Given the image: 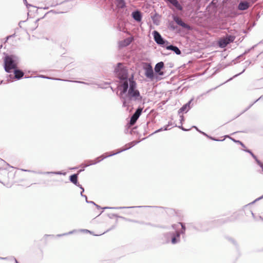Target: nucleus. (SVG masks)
Instances as JSON below:
<instances>
[{
  "instance_id": "1",
  "label": "nucleus",
  "mask_w": 263,
  "mask_h": 263,
  "mask_svg": "<svg viewBox=\"0 0 263 263\" xmlns=\"http://www.w3.org/2000/svg\"><path fill=\"white\" fill-rule=\"evenodd\" d=\"M115 72L117 76L120 79L125 80L123 83L119 86V88L121 90L120 95L122 96L126 92L128 88V83L127 80V70L124 67L122 64L119 63L117 67L115 69Z\"/></svg>"
},
{
  "instance_id": "19",
  "label": "nucleus",
  "mask_w": 263,
  "mask_h": 263,
  "mask_svg": "<svg viewBox=\"0 0 263 263\" xmlns=\"http://www.w3.org/2000/svg\"><path fill=\"white\" fill-rule=\"evenodd\" d=\"M245 151L248 152L249 153H250L251 154V155L255 159L256 158V156L254 155V154L251 152L250 150L249 149H245Z\"/></svg>"
},
{
  "instance_id": "5",
  "label": "nucleus",
  "mask_w": 263,
  "mask_h": 263,
  "mask_svg": "<svg viewBox=\"0 0 263 263\" xmlns=\"http://www.w3.org/2000/svg\"><path fill=\"white\" fill-rule=\"evenodd\" d=\"M142 108L139 107L138 108L136 112L134 113V114L132 116V117L130 118L129 124L130 125H133L135 124L137 120L141 115L142 111Z\"/></svg>"
},
{
  "instance_id": "11",
  "label": "nucleus",
  "mask_w": 263,
  "mask_h": 263,
  "mask_svg": "<svg viewBox=\"0 0 263 263\" xmlns=\"http://www.w3.org/2000/svg\"><path fill=\"white\" fill-rule=\"evenodd\" d=\"M166 49H168V50H171L174 51L177 54L179 55V54H181L180 50L176 46H174L173 45H170V46H167L166 47Z\"/></svg>"
},
{
  "instance_id": "15",
  "label": "nucleus",
  "mask_w": 263,
  "mask_h": 263,
  "mask_svg": "<svg viewBox=\"0 0 263 263\" xmlns=\"http://www.w3.org/2000/svg\"><path fill=\"white\" fill-rule=\"evenodd\" d=\"M116 1L118 7L122 8L125 7L124 0H116Z\"/></svg>"
},
{
  "instance_id": "7",
  "label": "nucleus",
  "mask_w": 263,
  "mask_h": 263,
  "mask_svg": "<svg viewBox=\"0 0 263 263\" xmlns=\"http://www.w3.org/2000/svg\"><path fill=\"white\" fill-rule=\"evenodd\" d=\"M174 20L178 25L182 26V27L186 29L190 28V26L184 23L180 17L175 16L174 18Z\"/></svg>"
},
{
  "instance_id": "9",
  "label": "nucleus",
  "mask_w": 263,
  "mask_h": 263,
  "mask_svg": "<svg viewBox=\"0 0 263 263\" xmlns=\"http://www.w3.org/2000/svg\"><path fill=\"white\" fill-rule=\"evenodd\" d=\"M164 63L162 62H160L157 63L155 67V71L156 72L158 73L159 75H163V72L161 71V69L163 67Z\"/></svg>"
},
{
  "instance_id": "8",
  "label": "nucleus",
  "mask_w": 263,
  "mask_h": 263,
  "mask_svg": "<svg viewBox=\"0 0 263 263\" xmlns=\"http://www.w3.org/2000/svg\"><path fill=\"white\" fill-rule=\"evenodd\" d=\"M250 3L248 2H241L238 6V9L240 10H246L250 7Z\"/></svg>"
},
{
  "instance_id": "17",
  "label": "nucleus",
  "mask_w": 263,
  "mask_h": 263,
  "mask_svg": "<svg viewBox=\"0 0 263 263\" xmlns=\"http://www.w3.org/2000/svg\"><path fill=\"white\" fill-rule=\"evenodd\" d=\"M176 236L173 235L172 238V242L173 243H175L177 242V239L176 237H179V233L178 232H176Z\"/></svg>"
},
{
  "instance_id": "20",
  "label": "nucleus",
  "mask_w": 263,
  "mask_h": 263,
  "mask_svg": "<svg viewBox=\"0 0 263 263\" xmlns=\"http://www.w3.org/2000/svg\"><path fill=\"white\" fill-rule=\"evenodd\" d=\"M48 236H45L42 239V241L43 242H46L48 241Z\"/></svg>"
},
{
  "instance_id": "4",
  "label": "nucleus",
  "mask_w": 263,
  "mask_h": 263,
  "mask_svg": "<svg viewBox=\"0 0 263 263\" xmlns=\"http://www.w3.org/2000/svg\"><path fill=\"white\" fill-rule=\"evenodd\" d=\"M236 36L233 35H227L226 37L220 38L218 42V45L221 48L226 47L229 44L234 42Z\"/></svg>"
},
{
  "instance_id": "10",
  "label": "nucleus",
  "mask_w": 263,
  "mask_h": 263,
  "mask_svg": "<svg viewBox=\"0 0 263 263\" xmlns=\"http://www.w3.org/2000/svg\"><path fill=\"white\" fill-rule=\"evenodd\" d=\"M13 70L14 73V77L16 79H21L24 75V73L21 70H16V69H14Z\"/></svg>"
},
{
  "instance_id": "21",
  "label": "nucleus",
  "mask_w": 263,
  "mask_h": 263,
  "mask_svg": "<svg viewBox=\"0 0 263 263\" xmlns=\"http://www.w3.org/2000/svg\"><path fill=\"white\" fill-rule=\"evenodd\" d=\"M236 142L237 143H238L239 144H240L244 148V150L245 149V148H246V146H245V145L241 141H237Z\"/></svg>"
},
{
  "instance_id": "3",
  "label": "nucleus",
  "mask_w": 263,
  "mask_h": 263,
  "mask_svg": "<svg viewBox=\"0 0 263 263\" xmlns=\"http://www.w3.org/2000/svg\"><path fill=\"white\" fill-rule=\"evenodd\" d=\"M129 88L128 91V97L130 98H135L137 99L140 97V93L138 90L136 89V83L133 80L129 79Z\"/></svg>"
},
{
  "instance_id": "2",
  "label": "nucleus",
  "mask_w": 263,
  "mask_h": 263,
  "mask_svg": "<svg viewBox=\"0 0 263 263\" xmlns=\"http://www.w3.org/2000/svg\"><path fill=\"white\" fill-rule=\"evenodd\" d=\"M4 67L7 72H11L12 70L17 67V63L11 55H8L4 59Z\"/></svg>"
},
{
  "instance_id": "16",
  "label": "nucleus",
  "mask_w": 263,
  "mask_h": 263,
  "mask_svg": "<svg viewBox=\"0 0 263 263\" xmlns=\"http://www.w3.org/2000/svg\"><path fill=\"white\" fill-rule=\"evenodd\" d=\"M78 175L73 174L70 176V181L73 183L74 184H77L78 183Z\"/></svg>"
},
{
  "instance_id": "12",
  "label": "nucleus",
  "mask_w": 263,
  "mask_h": 263,
  "mask_svg": "<svg viewBox=\"0 0 263 263\" xmlns=\"http://www.w3.org/2000/svg\"><path fill=\"white\" fill-rule=\"evenodd\" d=\"M133 18L137 21L140 22L141 20V15L140 12H134L132 14Z\"/></svg>"
},
{
  "instance_id": "14",
  "label": "nucleus",
  "mask_w": 263,
  "mask_h": 263,
  "mask_svg": "<svg viewBox=\"0 0 263 263\" xmlns=\"http://www.w3.org/2000/svg\"><path fill=\"white\" fill-rule=\"evenodd\" d=\"M133 40V39L132 37L127 38L123 41L122 45L124 46H126L129 45L132 42Z\"/></svg>"
},
{
  "instance_id": "13",
  "label": "nucleus",
  "mask_w": 263,
  "mask_h": 263,
  "mask_svg": "<svg viewBox=\"0 0 263 263\" xmlns=\"http://www.w3.org/2000/svg\"><path fill=\"white\" fill-rule=\"evenodd\" d=\"M145 76L148 78L152 79L154 76L153 69L152 68L147 69L145 72Z\"/></svg>"
},
{
  "instance_id": "6",
  "label": "nucleus",
  "mask_w": 263,
  "mask_h": 263,
  "mask_svg": "<svg viewBox=\"0 0 263 263\" xmlns=\"http://www.w3.org/2000/svg\"><path fill=\"white\" fill-rule=\"evenodd\" d=\"M153 35L155 41L158 44L162 45L164 44L165 42L158 31H154L153 32Z\"/></svg>"
},
{
  "instance_id": "22",
  "label": "nucleus",
  "mask_w": 263,
  "mask_h": 263,
  "mask_svg": "<svg viewBox=\"0 0 263 263\" xmlns=\"http://www.w3.org/2000/svg\"><path fill=\"white\" fill-rule=\"evenodd\" d=\"M180 224H181V227H182V229H183V232H184L185 229V226L183 224V223H180Z\"/></svg>"
},
{
  "instance_id": "18",
  "label": "nucleus",
  "mask_w": 263,
  "mask_h": 263,
  "mask_svg": "<svg viewBox=\"0 0 263 263\" xmlns=\"http://www.w3.org/2000/svg\"><path fill=\"white\" fill-rule=\"evenodd\" d=\"M189 106V105L188 104L184 105L181 108H180V109L179 110V112L180 113L186 111L187 107Z\"/></svg>"
}]
</instances>
